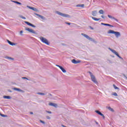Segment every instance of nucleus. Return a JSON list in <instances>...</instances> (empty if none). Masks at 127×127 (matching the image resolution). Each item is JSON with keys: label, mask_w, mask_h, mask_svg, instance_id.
<instances>
[{"label": "nucleus", "mask_w": 127, "mask_h": 127, "mask_svg": "<svg viewBox=\"0 0 127 127\" xmlns=\"http://www.w3.org/2000/svg\"><path fill=\"white\" fill-rule=\"evenodd\" d=\"M107 33L108 34H114L117 38L121 37V32L118 31H115L113 30H109L108 31Z\"/></svg>", "instance_id": "f257e3e1"}, {"label": "nucleus", "mask_w": 127, "mask_h": 127, "mask_svg": "<svg viewBox=\"0 0 127 127\" xmlns=\"http://www.w3.org/2000/svg\"><path fill=\"white\" fill-rule=\"evenodd\" d=\"M55 12L56 14H58V15H60V16H62V17H66V18H70V17H71V16H70L69 14L62 13L59 11H55Z\"/></svg>", "instance_id": "f03ea898"}, {"label": "nucleus", "mask_w": 127, "mask_h": 127, "mask_svg": "<svg viewBox=\"0 0 127 127\" xmlns=\"http://www.w3.org/2000/svg\"><path fill=\"white\" fill-rule=\"evenodd\" d=\"M88 73L91 77V81H92V82H93L94 84L98 85L99 83L98 82V81L97 80L96 77H95V75H94L93 73L91 72V71H89Z\"/></svg>", "instance_id": "7ed1b4c3"}, {"label": "nucleus", "mask_w": 127, "mask_h": 127, "mask_svg": "<svg viewBox=\"0 0 127 127\" xmlns=\"http://www.w3.org/2000/svg\"><path fill=\"white\" fill-rule=\"evenodd\" d=\"M39 39L43 43L46 44V45H50V42H49V41L46 38H44L43 36H40Z\"/></svg>", "instance_id": "20e7f679"}, {"label": "nucleus", "mask_w": 127, "mask_h": 127, "mask_svg": "<svg viewBox=\"0 0 127 127\" xmlns=\"http://www.w3.org/2000/svg\"><path fill=\"white\" fill-rule=\"evenodd\" d=\"M81 35H82V36L86 38V39H88V40H89V41H92L94 43H97V41H96L95 39H94L93 38L90 37V36H88L87 34L81 33Z\"/></svg>", "instance_id": "39448f33"}, {"label": "nucleus", "mask_w": 127, "mask_h": 127, "mask_svg": "<svg viewBox=\"0 0 127 127\" xmlns=\"http://www.w3.org/2000/svg\"><path fill=\"white\" fill-rule=\"evenodd\" d=\"M109 50L111 51L113 54H115V55H116L117 57L119 58L120 59H122L123 60V58H122L121 56H120V55H119V53H118L116 50L111 49L110 48H108Z\"/></svg>", "instance_id": "423d86ee"}, {"label": "nucleus", "mask_w": 127, "mask_h": 127, "mask_svg": "<svg viewBox=\"0 0 127 127\" xmlns=\"http://www.w3.org/2000/svg\"><path fill=\"white\" fill-rule=\"evenodd\" d=\"M25 30H26L27 31H28V32H30V33H33V34H37V33H36L35 31L28 27H25Z\"/></svg>", "instance_id": "0eeeda50"}, {"label": "nucleus", "mask_w": 127, "mask_h": 127, "mask_svg": "<svg viewBox=\"0 0 127 127\" xmlns=\"http://www.w3.org/2000/svg\"><path fill=\"white\" fill-rule=\"evenodd\" d=\"M56 66H57V67H59L60 69H61V70H62V72L63 73H66V72H67L65 69L63 68V67H62V66H60L58 64H56Z\"/></svg>", "instance_id": "6e6552de"}, {"label": "nucleus", "mask_w": 127, "mask_h": 127, "mask_svg": "<svg viewBox=\"0 0 127 127\" xmlns=\"http://www.w3.org/2000/svg\"><path fill=\"white\" fill-rule=\"evenodd\" d=\"M6 41L9 45H11V46H15V45H17V43H12L8 40H7Z\"/></svg>", "instance_id": "1a4fd4ad"}, {"label": "nucleus", "mask_w": 127, "mask_h": 127, "mask_svg": "<svg viewBox=\"0 0 127 127\" xmlns=\"http://www.w3.org/2000/svg\"><path fill=\"white\" fill-rule=\"evenodd\" d=\"M49 106H51L52 107H54L55 108H58V105L56 103L50 102L49 103Z\"/></svg>", "instance_id": "9d476101"}, {"label": "nucleus", "mask_w": 127, "mask_h": 127, "mask_svg": "<svg viewBox=\"0 0 127 127\" xmlns=\"http://www.w3.org/2000/svg\"><path fill=\"white\" fill-rule=\"evenodd\" d=\"M14 91H17L18 92H20V93H24V91L17 88H12Z\"/></svg>", "instance_id": "9b49d317"}, {"label": "nucleus", "mask_w": 127, "mask_h": 127, "mask_svg": "<svg viewBox=\"0 0 127 127\" xmlns=\"http://www.w3.org/2000/svg\"><path fill=\"white\" fill-rule=\"evenodd\" d=\"M25 23H26V24H27V25H29V26H31L32 27H34L35 28L36 27V26L27 21H25Z\"/></svg>", "instance_id": "f8f14e48"}, {"label": "nucleus", "mask_w": 127, "mask_h": 127, "mask_svg": "<svg viewBox=\"0 0 127 127\" xmlns=\"http://www.w3.org/2000/svg\"><path fill=\"white\" fill-rule=\"evenodd\" d=\"M72 63L73 64H78V63H80L81 61H75V59H73L71 61Z\"/></svg>", "instance_id": "ddd939ff"}, {"label": "nucleus", "mask_w": 127, "mask_h": 127, "mask_svg": "<svg viewBox=\"0 0 127 127\" xmlns=\"http://www.w3.org/2000/svg\"><path fill=\"white\" fill-rule=\"evenodd\" d=\"M27 7H28V8H30V9H32V10H34V11H37V9L35 7L27 6Z\"/></svg>", "instance_id": "4468645a"}, {"label": "nucleus", "mask_w": 127, "mask_h": 127, "mask_svg": "<svg viewBox=\"0 0 127 127\" xmlns=\"http://www.w3.org/2000/svg\"><path fill=\"white\" fill-rule=\"evenodd\" d=\"M95 112H96V113L98 114V115H100V116H101V117H103V118H105L104 114H102V113H101V112H100L98 110H96V111H95Z\"/></svg>", "instance_id": "2eb2a0df"}, {"label": "nucleus", "mask_w": 127, "mask_h": 127, "mask_svg": "<svg viewBox=\"0 0 127 127\" xmlns=\"http://www.w3.org/2000/svg\"><path fill=\"white\" fill-rule=\"evenodd\" d=\"M101 25H105V26H110V27H114V26L110 24H105L104 23H101Z\"/></svg>", "instance_id": "dca6fc26"}, {"label": "nucleus", "mask_w": 127, "mask_h": 127, "mask_svg": "<svg viewBox=\"0 0 127 127\" xmlns=\"http://www.w3.org/2000/svg\"><path fill=\"white\" fill-rule=\"evenodd\" d=\"M97 13H98L97 11H93L92 12V15L93 16H96V15H97Z\"/></svg>", "instance_id": "f3484780"}, {"label": "nucleus", "mask_w": 127, "mask_h": 127, "mask_svg": "<svg viewBox=\"0 0 127 127\" xmlns=\"http://www.w3.org/2000/svg\"><path fill=\"white\" fill-rule=\"evenodd\" d=\"M6 59H8V60H11V61H13V60H14V59L13 58H11L10 57H8V56H6L5 57V58Z\"/></svg>", "instance_id": "a211bd4d"}, {"label": "nucleus", "mask_w": 127, "mask_h": 127, "mask_svg": "<svg viewBox=\"0 0 127 127\" xmlns=\"http://www.w3.org/2000/svg\"><path fill=\"white\" fill-rule=\"evenodd\" d=\"M3 98L4 99H7V100H10V99H11V97L9 96H4Z\"/></svg>", "instance_id": "6ab92c4d"}, {"label": "nucleus", "mask_w": 127, "mask_h": 127, "mask_svg": "<svg viewBox=\"0 0 127 127\" xmlns=\"http://www.w3.org/2000/svg\"><path fill=\"white\" fill-rule=\"evenodd\" d=\"M84 6H85V5L84 4H77L76 5V7H84Z\"/></svg>", "instance_id": "aec40b11"}, {"label": "nucleus", "mask_w": 127, "mask_h": 127, "mask_svg": "<svg viewBox=\"0 0 127 127\" xmlns=\"http://www.w3.org/2000/svg\"><path fill=\"white\" fill-rule=\"evenodd\" d=\"M91 18L92 19H93V20H95V21H99V20L101 19V18H97L94 17H92Z\"/></svg>", "instance_id": "412c9836"}, {"label": "nucleus", "mask_w": 127, "mask_h": 127, "mask_svg": "<svg viewBox=\"0 0 127 127\" xmlns=\"http://www.w3.org/2000/svg\"><path fill=\"white\" fill-rule=\"evenodd\" d=\"M113 86L114 89H115V90H118V91H120V88L119 87H117V86H116V85L113 84Z\"/></svg>", "instance_id": "4be33fe9"}, {"label": "nucleus", "mask_w": 127, "mask_h": 127, "mask_svg": "<svg viewBox=\"0 0 127 127\" xmlns=\"http://www.w3.org/2000/svg\"><path fill=\"white\" fill-rule=\"evenodd\" d=\"M99 13L100 14H104V13H105V12L103 10L101 9V10H100L99 11Z\"/></svg>", "instance_id": "5701e85b"}, {"label": "nucleus", "mask_w": 127, "mask_h": 127, "mask_svg": "<svg viewBox=\"0 0 127 127\" xmlns=\"http://www.w3.org/2000/svg\"><path fill=\"white\" fill-rule=\"evenodd\" d=\"M12 2H14V3H17V4H21V3H20L17 1L12 0Z\"/></svg>", "instance_id": "b1692460"}, {"label": "nucleus", "mask_w": 127, "mask_h": 127, "mask_svg": "<svg viewBox=\"0 0 127 127\" xmlns=\"http://www.w3.org/2000/svg\"><path fill=\"white\" fill-rule=\"evenodd\" d=\"M37 95H40L41 96H44L45 95V93H41V92H38L37 93Z\"/></svg>", "instance_id": "393cba45"}, {"label": "nucleus", "mask_w": 127, "mask_h": 127, "mask_svg": "<svg viewBox=\"0 0 127 127\" xmlns=\"http://www.w3.org/2000/svg\"><path fill=\"white\" fill-rule=\"evenodd\" d=\"M108 109L111 112H114V109L113 108H111V107H108Z\"/></svg>", "instance_id": "a878e982"}, {"label": "nucleus", "mask_w": 127, "mask_h": 127, "mask_svg": "<svg viewBox=\"0 0 127 127\" xmlns=\"http://www.w3.org/2000/svg\"><path fill=\"white\" fill-rule=\"evenodd\" d=\"M40 18H41V19H43V20H45V19H46L45 17L42 15L40 16Z\"/></svg>", "instance_id": "bb28decb"}, {"label": "nucleus", "mask_w": 127, "mask_h": 127, "mask_svg": "<svg viewBox=\"0 0 127 127\" xmlns=\"http://www.w3.org/2000/svg\"><path fill=\"white\" fill-rule=\"evenodd\" d=\"M19 17H20L21 18H22V19H26V18H25V17H24L21 15H19Z\"/></svg>", "instance_id": "cd10ccee"}, {"label": "nucleus", "mask_w": 127, "mask_h": 127, "mask_svg": "<svg viewBox=\"0 0 127 127\" xmlns=\"http://www.w3.org/2000/svg\"><path fill=\"white\" fill-rule=\"evenodd\" d=\"M112 95L115 96V97H118V94H117L116 92L112 93Z\"/></svg>", "instance_id": "c85d7f7f"}, {"label": "nucleus", "mask_w": 127, "mask_h": 127, "mask_svg": "<svg viewBox=\"0 0 127 127\" xmlns=\"http://www.w3.org/2000/svg\"><path fill=\"white\" fill-rule=\"evenodd\" d=\"M0 115L1 116V117H2V118H5V117H6V115L1 114H0Z\"/></svg>", "instance_id": "c756f323"}, {"label": "nucleus", "mask_w": 127, "mask_h": 127, "mask_svg": "<svg viewBox=\"0 0 127 127\" xmlns=\"http://www.w3.org/2000/svg\"><path fill=\"white\" fill-rule=\"evenodd\" d=\"M40 122L43 125H45V122H44V121H43L42 120H40Z\"/></svg>", "instance_id": "7c9ffc66"}, {"label": "nucleus", "mask_w": 127, "mask_h": 127, "mask_svg": "<svg viewBox=\"0 0 127 127\" xmlns=\"http://www.w3.org/2000/svg\"><path fill=\"white\" fill-rule=\"evenodd\" d=\"M46 113H48V114H52V112L50 111H46Z\"/></svg>", "instance_id": "2f4dec72"}, {"label": "nucleus", "mask_w": 127, "mask_h": 127, "mask_svg": "<svg viewBox=\"0 0 127 127\" xmlns=\"http://www.w3.org/2000/svg\"><path fill=\"white\" fill-rule=\"evenodd\" d=\"M108 16L109 18H111V19L113 18V16L111 15H108Z\"/></svg>", "instance_id": "473e14b6"}, {"label": "nucleus", "mask_w": 127, "mask_h": 127, "mask_svg": "<svg viewBox=\"0 0 127 127\" xmlns=\"http://www.w3.org/2000/svg\"><path fill=\"white\" fill-rule=\"evenodd\" d=\"M112 19H114V20H116V21H118V19H117L116 18L114 17H112Z\"/></svg>", "instance_id": "72a5a7b5"}, {"label": "nucleus", "mask_w": 127, "mask_h": 127, "mask_svg": "<svg viewBox=\"0 0 127 127\" xmlns=\"http://www.w3.org/2000/svg\"><path fill=\"white\" fill-rule=\"evenodd\" d=\"M35 15L37 16H38L39 17H40V16L41 15H40L39 14H38V13H35Z\"/></svg>", "instance_id": "f704fd0d"}, {"label": "nucleus", "mask_w": 127, "mask_h": 127, "mask_svg": "<svg viewBox=\"0 0 127 127\" xmlns=\"http://www.w3.org/2000/svg\"><path fill=\"white\" fill-rule=\"evenodd\" d=\"M22 33H23V31H20V35H23L22 34Z\"/></svg>", "instance_id": "c9c22d12"}, {"label": "nucleus", "mask_w": 127, "mask_h": 127, "mask_svg": "<svg viewBox=\"0 0 127 127\" xmlns=\"http://www.w3.org/2000/svg\"><path fill=\"white\" fill-rule=\"evenodd\" d=\"M22 79H25L26 80H29V79L27 78V77H22Z\"/></svg>", "instance_id": "e433bc0d"}, {"label": "nucleus", "mask_w": 127, "mask_h": 127, "mask_svg": "<svg viewBox=\"0 0 127 127\" xmlns=\"http://www.w3.org/2000/svg\"><path fill=\"white\" fill-rule=\"evenodd\" d=\"M47 119H48V120H50V117H49V116H47Z\"/></svg>", "instance_id": "4c0bfd02"}, {"label": "nucleus", "mask_w": 127, "mask_h": 127, "mask_svg": "<svg viewBox=\"0 0 127 127\" xmlns=\"http://www.w3.org/2000/svg\"><path fill=\"white\" fill-rule=\"evenodd\" d=\"M58 83H60V80L59 79H57Z\"/></svg>", "instance_id": "58836bf2"}, {"label": "nucleus", "mask_w": 127, "mask_h": 127, "mask_svg": "<svg viewBox=\"0 0 127 127\" xmlns=\"http://www.w3.org/2000/svg\"><path fill=\"white\" fill-rule=\"evenodd\" d=\"M66 24H68V25H70V24H71V23H65Z\"/></svg>", "instance_id": "ea45409f"}, {"label": "nucleus", "mask_w": 127, "mask_h": 127, "mask_svg": "<svg viewBox=\"0 0 127 127\" xmlns=\"http://www.w3.org/2000/svg\"><path fill=\"white\" fill-rule=\"evenodd\" d=\"M101 17H102V18H103V19H105V17H104L103 15H102V16H101Z\"/></svg>", "instance_id": "a19ab883"}, {"label": "nucleus", "mask_w": 127, "mask_h": 127, "mask_svg": "<svg viewBox=\"0 0 127 127\" xmlns=\"http://www.w3.org/2000/svg\"><path fill=\"white\" fill-rule=\"evenodd\" d=\"M30 115H33V112H30Z\"/></svg>", "instance_id": "79ce46f5"}, {"label": "nucleus", "mask_w": 127, "mask_h": 127, "mask_svg": "<svg viewBox=\"0 0 127 127\" xmlns=\"http://www.w3.org/2000/svg\"><path fill=\"white\" fill-rule=\"evenodd\" d=\"M8 92H9L10 93H11L12 91L11 90H8Z\"/></svg>", "instance_id": "37998d69"}, {"label": "nucleus", "mask_w": 127, "mask_h": 127, "mask_svg": "<svg viewBox=\"0 0 127 127\" xmlns=\"http://www.w3.org/2000/svg\"><path fill=\"white\" fill-rule=\"evenodd\" d=\"M125 78L127 79V75L125 76Z\"/></svg>", "instance_id": "c03bdc74"}, {"label": "nucleus", "mask_w": 127, "mask_h": 127, "mask_svg": "<svg viewBox=\"0 0 127 127\" xmlns=\"http://www.w3.org/2000/svg\"><path fill=\"white\" fill-rule=\"evenodd\" d=\"M62 127H66V126H64V125H62Z\"/></svg>", "instance_id": "a18cd8bd"}]
</instances>
